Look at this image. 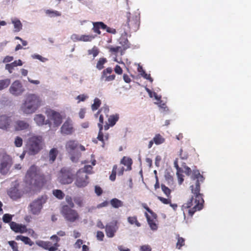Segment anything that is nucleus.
Here are the masks:
<instances>
[{
  "mask_svg": "<svg viewBox=\"0 0 251 251\" xmlns=\"http://www.w3.org/2000/svg\"><path fill=\"white\" fill-rule=\"evenodd\" d=\"M191 178L194 180H196V181L195 186L192 185L190 186L193 194L191 198L181 207L184 218L186 212L192 216L196 211L201 210L204 202L202 195L200 193V182H203V176L200 174L199 170H193Z\"/></svg>",
  "mask_w": 251,
  "mask_h": 251,
  "instance_id": "1",
  "label": "nucleus"
},
{
  "mask_svg": "<svg viewBox=\"0 0 251 251\" xmlns=\"http://www.w3.org/2000/svg\"><path fill=\"white\" fill-rule=\"evenodd\" d=\"M43 105L44 101L39 95L27 93L22 100L19 105V111L23 115H31L35 113Z\"/></svg>",
  "mask_w": 251,
  "mask_h": 251,
  "instance_id": "2",
  "label": "nucleus"
},
{
  "mask_svg": "<svg viewBox=\"0 0 251 251\" xmlns=\"http://www.w3.org/2000/svg\"><path fill=\"white\" fill-rule=\"evenodd\" d=\"M43 180V175L40 169L35 165H32L27 171L25 181L29 185L35 187L40 186Z\"/></svg>",
  "mask_w": 251,
  "mask_h": 251,
  "instance_id": "3",
  "label": "nucleus"
},
{
  "mask_svg": "<svg viewBox=\"0 0 251 251\" xmlns=\"http://www.w3.org/2000/svg\"><path fill=\"white\" fill-rule=\"evenodd\" d=\"M48 199V198L46 195H42L35 199L28 205L29 212L32 215H39Z\"/></svg>",
  "mask_w": 251,
  "mask_h": 251,
  "instance_id": "4",
  "label": "nucleus"
},
{
  "mask_svg": "<svg viewBox=\"0 0 251 251\" xmlns=\"http://www.w3.org/2000/svg\"><path fill=\"white\" fill-rule=\"evenodd\" d=\"M42 138L41 136H33L30 137L27 142V149L29 154L34 155L41 149Z\"/></svg>",
  "mask_w": 251,
  "mask_h": 251,
  "instance_id": "5",
  "label": "nucleus"
},
{
  "mask_svg": "<svg viewBox=\"0 0 251 251\" xmlns=\"http://www.w3.org/2000/svg\"><path fill=\"white\" fill-rule=\"evenodd\" d=\"M58 181L62 184H69L74 179V174L69 168H62L58 175Z\"/></svg>",
  "mask_w": 251,
  "mask_h": 251,
  "instance_id": "6",
  "label": "nucleus"
},
{
  "mask_svg": "<svg viewBox=\"0 0 251 251\" xmlns=\"http://www.w3.org/2000/svg\"><path fill=\"white\" fill-rule=\"evenodd\" d=\"M12 164V158L7 154H3L0 159V173L2 175L8 174Z\"/></svg>",
  "mask_w": 251,
  "mask_h": 251,
  "instance_id": "7",
  "label": "nucleus"
},
{
  "mask_svg": "<svg viewBox=\"0 0 251 251\" xmlns=\"http://www.w3.org/2000/svg\"><path fill=\"white\" fill-rule=\"evenodd\" d=\"M61 213L65 219L70 222H74L79 219V216L77 211L72 209L68 205L62 207Z\"/></svg>",
  "mask_w": 251,
  "mask_h": 251,
  "instance_id": "8",
  "label": "nucleus"
},
{
  "mask_svg": "<svg viewBox=\"0 0 251 251\" xmlns=\"http://www.w3.org/2000/svg\"><path fill=\"white\" fill-rule=\"evenodd\" d=\"M8 91L13 96L19 97L23 95L25 90L22 83L19 80H16L11 83Z\"/></svg>",
  "mask_w": 251,
  "mask_h": 251,
  "instance_id": "9",
  "label": "nucleus"
},
{
  "mask_svg": "<svg viewBox=\"0 0 251 251\" xmlns=\"http://www.w3.org/2000/svg\"><path fill=\"white\" fill-rule=\"evenodd\" d=\"M74 127V123L73 120L70 118H67L63 123L60 127V131L63 135H71L75 132Z\"/></svg>",
  "mask_w": 251,
  "mask_h": 251,
  "instance_id": "10",
  "label": "nucleus"
},
{
  "mask_svg": "<svg viewBox=\"0 0 251 251\" xmlns=\"http://www.w3.org/2000/svg\"><path fill=\"white\" fill-rule=\"evenodd\" d=\"M48 117L53 122L54 127H58L62 122V116L60 113L53 110H50L47 112Z\"/></svg>",
  "mask_w": 251,
  "mask_h": 251,
  "instance_id": "11",
  "label": "nucleus"
},
{
  "mask_svg": "<svg viewBox=\"0 0 251 251\" xmlns=\"http://www.w3.org/2000/svg\"><path fill=\"white\" fill-rule=\"evenodd\" d=\"M89 183L88 177L87 175L79 170L76 174V178L75 184L77 187L82 188L86 186Z\"/></svg>",
  "mask_w": 251,
  "mask_h": 251,
  "instance_id": "12",
  "label": "nucleus"
},
{
  "mask_svg": "<svg viewBox=\"0 0 251 251\" xmlns=\"http://www.w3.org/2000/svg\"><path fill=\"white\" fill-rule=\"evenodd\" d=\"M113 69L111 67H108L104 69L101 72L100 80L104 82H109L114 80L115 79L116 75L114 74H111Z\"/></svg>",
  "mask_w": 251,
  "mask_h": 251,
  "instance_id": "13",
  "label": "nucleus"
},
{
  "mask_svg": "<svg viewBox=\"0 0 251 251\" xmlns=\"http://www.w3.org/2000/svg\"><path fill=\"white\" fill-rule=\"evenodd\" d=\"M12 116L7 115H0V129L7 130L12 123Z\"/></svg>",
  "mask_w": 251,
  "mask_h": 251,
  "instance_id": "14",
  "label": "nucleus"
},
{
  "mask_svg": "<svg viewBox=\"0 0 251 251\" xmlns=\"http://www.w3.org/2000/svg\"><path fill=\"white\" fill-rule=\"evenodd\" d=\"M145 215L151 229L153 231H156L158 228V226L156 224V214L154 213L152 215H149L146 212Z\"/></svg>",
  "mask_w": 251,
  "mask_h": 251,
  "instance_id": "15",
  "label": "nucleus"
},
{
  "mask_svg": "<svg viewBox=\"0 0 251 251\" xmlns=\"http://www.w3.org/2000/svg\"><path fill=\"white\" fill-rule=\"evenodd\" d=\"M33 120L38 126L49 125L50 126L51 124L49 120H46V117L42 114H35L33 117Z\"/></svg>",
  "mask_w": 251,
  "mask_h": 251,
  "instance_id": "16",
  "label": "nucleus"
},
{
  "mask_svg": "<svg viewBox=\"0 0 251 251\" xmlns=\"http://www.w3.org/2000/svg\"><path fill=\"white\" fill-rule=\"evenodd\" d=\"M29 124L25 120H18L14 123V127L16 131L28 130Z\"/></svg>",
  "mask_w": 251,
  "mask_h": 251,
  "instance_id": "17",
  "label": "nucleus"
},
{
  "mask_svg": "<svg viewBox=\"0 0 251 251\" xmlns=\"http://www.w3.org/2000/svg\"><path fill=\"white\" fill-rule=\"evenodd\" d=\"M118 226L116 224L110 223L106 225L105 231L106 236L109 238H112L115 236L118 230Z\"/></svg>",
  "mask_w": 251,
  "mask_h": 251,
  "instance_id": "18",
  "label": "nucleus"
},
{
  "mask_svg": "<svg viewBox=\"0 0 251 251\" xmlns=\"http://www.w3.org/2000/svg\"><path fill=\"white\" fill-rule=\"evenodd\" d=\"M121 36L119 39V44L121 45L122 48L124 50H126L129 47V44L127 39V33L126 31H120Z\"/></svg>",
  "mask_w": 251,
  "mask_h": 251,
  "instance_id": "19",
  "label": "nucleus"
},
{
  "mask_svg": "<svg viewBox=\"0 0 251 251\" xmlns=\"http://www.w3.org/2000/svg\"><path fill=\"white\" fill-rule=\"evenodd\" d=\"M10 228L15 232L24 233L26 231V226L25 225L17 224L12 222L10 224Z\"/></svg>",
  "mask_w": 251,
  "mask_h": 251,
  "instance_id": "20",
  "label": "nucleus"
},
{
  "mask_svg": "<svg viewBox=\"0 0 251 251\" xmlns=\"http://www.w3.org/2000/svg\"><path fill=\"white\" fill-rule=\"evenodd\" d=\"M78 144L75 140H71L67 141L66 143L65 148L67 151L71 154H72L74 150L78 147Z\"/></svg>",
  "mask_w": 251,
  "mask_h": 251,
  "instance_id": "21",
  "label": "nucleus"
},
{
  "mask_svg": "<svg viewBox=\"0 0 251 251\" xmlns=\"http://www.w3.org/2000/svg\"><path fill=\"white\" fill-rule=\"evenodd\" d=\"M92 24L93 25L92 30L98 34H101L100 28L104 29L106 28V25L101 22H92Z\"/></svg>",
  "mask_w": 251,
  "mask_h": 251,
  "instance_id": "22",
  "label": "nucleus"
},
{
  "mask_svg": "<svg viewBox=\"0 0 251 251\" xmlns=\"http://www.w3.org/2000/svg\"><path fill=\"white\" fill-rule=\"evenodd\" d=\"M9 196L13 200H16L21 197V194L16 187H12L8 191Z\"/></svg>",
  "mask_w": 251,
  "mask_h": 251,
  "instance_id": "23",
  "label": "nucleus"
},
{
  "mask_svg": "<svg viewBox=\"0 0 251 251\" xmlns=\"http://www.w3.org/2000/svg\"><path fill=\"white\" fill-rule=\"evenodd\" d=\"M11 23L14 25V31L18 32L22 29L23 25L20 20L16 18L11 19Z\"/></svg>",
  "mask_w": 251,
  "mask_h": 251,
  "instance_id": "24",
  "label": "nucleus"
},
{
  "mask_svg": "<svg viewBox=\"0 0 251 251\" xmlns=\"http://www.w3.org/2000/svg\"><path fill=\"white\" fill-rule=\"evenodd\" d=\"M137 70L141 75L144 78L150 80L151 82L153 81V79L151 77L150 75L147 74L143 70L142 66L138 65Z\"/></svg>",
  "mask_w": 251,
  "mask_h": 251,
  "instance_id": "25",
  "label": "nucleus"
},
{
  "mask_svg": "<svg viewBox=\"0 0 251 251\" xmlns=\"http://www.w3.org/2000/svg\"><path fill=\"white\" fill-rule=\"evenodd\" d=\"M16 240H21L25 244L31 246L33 245V242L30 240V239L27 237L24 236L22 235H18L16 237Z\"/></svg>",
  "mask_w": 251,
  "mask_h": 251,
  "instance_id": "26",
  "label": "nucleus"
},
{
  "mask_svg": "<svg viewBox=\"0 0 251 251\" xmlns=\"http://www.w3.org/2000/svg\"><path fill=\"white\" fill-rule=\"evenodd\" d=\"M108 48L109 50V51L115 54L119 52H120V55H123L125 53V50H124V49L120 46H117L115 47L110 46Z\"/></svg>",
  "mask_w": 251,
  "mask_h": 251,
  "instance_id": "27",
  "label": "nucleus"
},
{
  "mask_svg": "<svg viewBox=\"0 0 251 251\" xmlns=\"http://www.w3.org/2000/svg\"><path fill=\"white\" fill-rule=\"evenodd\" d=\"M45 13L50 18L59 17L61 15L60 12L52 9H47L45 10Z\"/></svg>",
  "mask_w": 251,
  "mask_h": 251,
  "instance_id": "28",
  "label": "nucleus"
},
{
  "mask_svg": "<svg viewBox=\"0 0 251 251\" xmlns=\"http://www.w3.org/2000/svg\"><path fill=\"white\" fill-rule=\"evenodd\" d=\"M154 144L156 145H159L164 143L165 139L160 134H156L153 138Z\"/></svg>",
  "mask_w": 251,
  "mask_h": 251,
  "instance_id": "29",
  "label": "nucleus"
},
{
  "mask_svg": "<svg viewBox=\"0 0 251 251\" xmlns=\"http://www.w3.org/2000/svg\"><path fill=\"white\" fill-rule=\"evenodd\" d=\"M58 153V151L56 149L53 148L51 149L49 152V161L50 163H53L56 159V156Z\"/></svg>",
  "mask_w": 251,
  "mask_h": 251,
  "instance_id": "30",
  "label": "nucleus"
},
{
  "mask_svg": "<svg viewBox=\"0 0 251 251\" xmlns=\"http://www.w3.org/2000/svg\"><path fill=\"white\" fill-rule=\"evenodd\" d=\"M110 202L111 205L115 208H118L123 205V201L116 198L111 200Z\"/></svg>",
  "mask_w": 251,
  "mask_h": 251,
  "instance_id": "31",
  "label": "nucleus"
},
{
  "mask_svg": "<svg viewBox=\"0 0 251 251\" xmlns=\"http://www.w3.org/2000/svg\"><path fill=\"white\" fill-rule=\"evenodd\" d=\"M11 83V79L6 78L0 80V91L7 88Z\"/></svg>",
  "mask_w": 251,
  "mask_h": 251,
  "instance_id": "32",
  "label": "nucleus"
},
{
  "mask_svg": "<svg viewBox=\"0 0 251 251\" xmlns=\"http://www.w3.org/2000/svg\"><path fill=\"white\" fill-rule=\"evenodd\" d=\"M121 163L127 167L126 170H130L131 169L132 160L130 158L124 157Z\"/></svg>",
  "mask_w": 251,
  "mask_h": 251,
  "instance_id": "33",
  "label": "nucleus"
},
{
  "mask_svg": "<svg viewBox=\"0 0 251 251\" xmlns=\"http://www.w3.org/2000/svg\"><path fill=\"white\" fill-rule=\"evenodd\" d=\"M107 59L105 58H100L96 64V68L99 70H101L104 68V65L107 62Z\"/></svg>",
  "mask_w": 251,
  "mask_h": 251,
  "instance_id": "34",
  "label": "nucleus"
},
{
  "mask_svg": "<svg viewBox=\"0 0 251 251\" xmlns=\"http://www.w3.org/2000/svg\"><path fill=\"white\" fill-rule=\"evenodd\" d=\"M96 35L93 34H82L81 35V42H91L96 37Z\"/></svg>",
  "mask_w": 251,
  "mask_h": 251,
  "instance_id": "35",
  "label": "nucleus"
},
{
  "mask_svg": "<svg viewBox=\"0 0 251 251\" xmlns=\"http://www.w3.org/2000/svg\"><path fill=\"white\" fill-rule=\"evenodd\" d=\"M127 220L130 225H135L137 227L141 226V224L138 221L136 216H129L127 217Z\"/></svg>",
  "mask_w": 251,
  "mask_h": 251,
  "instance_id": "36",
  "label": "nucleus"
},
{
  "mask_svg": "<svg viewBox=\"0 0 251 251\" xmlns=\"http://www.w3.org/2000/svg\"><path fill=\"white\" fill-rule=\"evenodd\" d=\"M118 115L116 114L110 116L108 119L109 126H114L116 123L118 121Z\"/></svg>",
  "mask_w": 251,
  "mask_h": 251,
  "instance_id": "37",
  "label": "nucleus"
},
{
  "mask_svg": "<svg viewBox=\"0 0 251 251\" xmlns=\"http://www.w3.org/2000/svg\"><path fill=\"white\" fill-rule=\"evenodd\" d=\"M176 248L180 250L181 247L185 245V239L182 237H179L178 235L176 236Z\"/></svg>",
  "mask_w": 251,
  "mask_h": 251,
  "instance_id": "38",
  "label": "nucleus"
},
{
  "mask_svg": "<svg viewBox=\"0 0 251 251\" xmlns=\"http://www.w3.org/2000/svg\"><path fill=\"white\" fill-rule=\"evenodd\" d=\"M101 104V100L98 98L94 100V103L91 105V109L93 111L97 110Z\"/></svg>",
  "mask_w": 251,
  "mask_h": 251,
  "instance_id": "39",
  "label": "nucleus"
},
{
  "mask_svg": "<svg viewBox=\"0 0 251 251\" xmlns=\"http://www.w3.org/2000/svg\"><path fill=\"white\" fill-rule=\"evenodd\" d=\"M89 98V96L86 94H82L77 96L75 99L77 100V103H79L80 102H84Z\"/></svg>",
  "mask_w": 251,
  "mask_h": 251,
  "instance_id": "40",
  "label": "nucleus"
},
{
  "mask_svg": "<svg viewBox=\"0 0 251 251\" xmlns=\"http://www.w3.org/2000/svg\"><path fill=\"white\" fill-rule=\"evenodd\" d=\"M36 244L39 247H42L46 250H47L49 248V246L50 244H51L50 242H47L44 241H37L36 242Z\"/></svg>",
  "mask_w": 251,
  "mask_h": 251,
  "instance_id": "41",
  "label": "nucleus"
},
{
  "mask_svg": "<svg viewBox=\"0 0 251 251\" xmlns=\"http://www.w3.org/2000/svg\"><path fill=\"white\" fill-rule=\"evenodd\" d=\"M99 50L97 47L94 46L92 49L88 50V54L89 55H92L93 58H95L99 54Z\"/></svg>",
  "mask_w": 251,
  "mask_h": 251,
  "instance_id": "42",
  "label": "nucleus"
},
{
  "mask_svg": "<svg viewBox=\"0 0 251 251\" xmlns=\"http://www.w3.org/2000/svg\"><path fill=\"white\" fill-rule=\"evenodd\" d=\"M165 180L169 185L171 186L174 184V180L172 176L169 172H166L164 175Z\"/></svg>",
  "mask_w": 251,
  "mask_h": 251,
  "instance_id": "43",
  "label": "nucleus"
},
{
  "mask_svg": "<svg viewBox=\"0 0 251 251\" xmlns=\"http://www.w3.org/2000/svg\"><path fill=\"white\" fill-rule=\"evenodd\" d=\"M16 67H17L16 62H13L11 63L6 64L5 69L7 70L10 74H11L13 69Z\"/></svg>",
  "mask_w": 251,
  "mask_h": 251,
  "instance_id": "44",
  "label": "nucleus"
},
{
  "mask_svg": "<svg viewBox=\"0 0 251 251\" xmlns=\"http://www.w3.org/2000/svg\"><path fill=\"white\" fill-rule=\"evenodd\" d=\"M53 195L59 199H62L64 197V194L60 190H54L53 191Z\"/></svg>",
  "mask_w": 251,
  "mask_h": 251,
  "instance_id": "45",
  "label": "nucleus"
},
{
  "mask_svg": "<svg viewBox=\"0 0 251 251\" xmlns=\"http://www.w3.org/2000/svg\"><path fill=\"white\" fill-rule=\"evenodd\" d=\"M31 57L33 59H38L42 62H46V61H48V58L43 57L42 56L38 54H33L31 55Z\"/></svg>",
  "mask_w": 251,
  "mask_h": 251,
  "instance_id": "46",
  "label": "nucleus"
},
{
  "mask_svg": "<svg viewBox=\"0 0 251 251\" xmlns=\"http://www.w3.org/2000/svg\"><path fill=\"white\" fill-rule=\"evenodd\" d=\"M81 35L74 33L71 37V39L74 42L81 41Z\"/></svg>",
  "mask_w": 251,
  "mask_h": 251,
  "instance_id": "47",
  "label": "nucleus"
},
{
  "mask_svg": "<svg viewBox=\"0 0 251 251\" xmlns=\"http://www.w3.org/2000/svg\"><path fill=\"white\" fill-rule=\"evenodd\" d=\"M14 144L17 147H20L23 145V139L21 137L17 136L15 138Z\"/></svg>",
  "mask_w": 251,
  "mask_h": 251,
  "instance_id": "48",
  "label": "nucleus"
},
{
  "mask_svg": "<svg viewBox=\"0 0 251 251\" xmlns=\"http://www.w3.org/2000/svg\"><path fill=\"white\" fill-rule=\"evenodd\" d=\"M117 168V166L116 165H114L113 167L112 173L109 177V178L111 181H114L116 179Z\"/></svg>",
  "mask_w": 251,
  "mask_h": 251,
  "instance_id": "49",
  "label": "nucleus"
},
{
  "mask_svg": "<svg viewBox=\"0 0 251 251\" xmlns=\"http://www.w3.org/2000/svg\"><path fill=\"white\" fill-rule=\"evenodd\" d=\"M93 167L91 165H85L83 169H80L82 172H84V173H91V171L92 170Z\"/></svg>",
  "mask_w": 251,
  "mask_h": 251,
  "instance_id": "50",
  "label": "nucleus"
},
{
  "mask_svg": "<svg viewBox=\"0 0 251 251\" xmlns=\"http://www.w3.org/2000/svg\"><path fill=\"white\" fill-rule=\"evenodd\" d=\"M9 246L11 247L13 251H18V247L17 243L14 241H8Z\"/></svg>",
  "mask_w": 251,
  "mask_h": 251,
  "instance_id": "51",
  "label": "nucleus"
},
{
  "mask_svg": "<svg viewBox=\"0 0 251 251\" xmlns=\"http://www.w3.org/2000/svg\"><path fill=\"white\" fill-rule=\"evenodd\" d=\"M161 189L167 197H169L170 195V189L166 187L164 184H161Z\"/></svg>",
  "mask_w": 251,
  "mask_h": 251,
  "instance_id": "52",
  "label": "nucleus"
},
{
  "mask_svg": "<svg viewBox=\"0 0 251 251\" xmlns=\"http://www.w3.org/2000/svg\"><path fill=\"white\" fill-rule=\"evenodd\" d=\"M12 218V216L11 215L9 214H5L3 216L2 220L4 223H8L11 221Z\"/></svg>",
  "mask_w": 251,
  "mask_h": 251,
  "instance_id": "53",
  "label": "nucleus"
},
{
  "mask_svg": "<svg viewBox=\"0 0 251 251\" xmlns=\"http://www.w3.org/2000/svg\"><path fill=\"white\" fill-rule=\"evenodd\" d=\"M74 201L80 207L82 206L83 205V200L80 197H75L74 198Z\"/></svg>",
  "mask_w": 251,
  "mask_h": 251,
  "instance_id": "54",
  "label": "nucleus"
},
{
  "mask_svg": "<svg viewBox=\"0 0 251 251\" xmlns=\"http://www.w3.org/2000/svg\"><path fill=\"white\" fill-rule=\"evenodd\" d=\"M66 202L68 203V204L69 205L70 207H74V204L72 201V199L71 197L69 196H67L65 198Z\"/></svg>",
  "mask_w": 251,
  "mask_h": 251,
  "instance_id": "55",
  "label": "nucleus"
},
{
  "mask_svg": "<svg viewBox=\"0 0 251 251\" xmlns=\"http://www.w3.org/2000/svg\"><path fill=\"white\" fill-rule=\"evenodd\" d=\"M95 192L97 196H99L102 193V190L100 186L96 185L95 187Z\"/></svg>",
  "mask_w": 251,
  "mask_h": 251,
  "instance_id": "56",
  "label": "nucleus"
},
{
  "mask_svg": "<svg viewBox=\"0 0 251 251\" xmlns=\"http://www.w3.org/2000/svg\"><path fill=\"white\" fill-rule=\"evenodd\" d=\"M150 98H152L153 96L154 97L155 99L157 100H160L161 98V96H158L156 94L155 92H152L151 91L150 93H148Z\"/></svg>",
  "mask_w": 251,
  "mask_h": 251,
  "instance_id": "57",
  "label": "nucleus"
},
{
  "mask_svg": "<svg viewBox=\"0 0 251 251\" xmlns=\"http://www.w3.org/2000/svg\"><path fill=\"white\" fill-rule=\"evenodd\" d=\"M140 251H151V248L148 245H145L142 246L140 249Z\"/></svg>",
  "mask_w": 251,
  "mask_h": 251,
  "instance_id": "58",
  "label": "nucleus"
},
{
  "mask_svg": "<svg viewBox=\"0 0 251 251\" xmlns=\"http://www.w3.org/2000/svg\"><path fill=\"white\" fill-rule=\"evenodd\" d=\"M104 234L102 231H98L97 232V238L100 241H102L104 238Z\"/></svg>",
  "mask_w": 251,
  "mask_h": 251,
  "instance_id": "59",
  "label": "nucleus"
},
{
  "mask_svg": "<svg viewBox=\"0 0 251 251\" xmlns=\"http://www.w3.org/2000/svg\"><path fill=\"white\" fill-rule=\"evenodd\" d=\"M157 198L164 204H167L170 203L171 200L169 199H165L159 196L157 197Z\"/></svg>",
  "mask_w": 251,
  "mask_h": 251,
  "instance_id": "60",
  "label": "nucleus"
},
{
  "mask_svg": "<svg viewBox=\"0 0 251 251\" xmlns=\"http://www.w3.org/2000/svg\"><path fill=\"white\" fill-rule=\"evenodd\" d=\"M115 72L118 75H121L123 73V70L121 67L117 65L114 68Z\"/></svg>",
  "mask_w": 251,
  "mask_h": 251,
  "instance_id": "61",
  "label": "nucleus"
},
{
  "mask_svg": "<svg viewBox=\"0 0 251 251\" xmlns=\"http://www.w3.org/2000/svg\"><path fill=\"white\" fill-rule=\"evenodd\" d=\"M86 113V109L85 108H81L79 112L78 115L80 119H83L85 117V114Z\"/></svg>",
  "mask_w": 251,
  "mask_h": 251,
  "instance_id": "62",
  "label": "nucleus"
},
{
  "mask_svg": "<svg viewBox=\"0 0 251 251\" xmlns=\"http://www.w3.org/2000/svg\"><path fill=\"white\" fill-rule=\"evenodd\" d=\"M181 172H182V171ZM191 172V169L189 167H188V166L184 167V171H183V172H184L187 176H190Z\"/></svg>",
  "mask_w": 251,
  "mask_h": 251,
  "instance_id": "63",
  "label": "nucleus"
},
{
  "mask_svg": "<svg viewBox=\"0 0 251 251\" xmlns=\"http://www.w3.org/2000/svg\"><path fill=\"white\" fill-rule=\"evenodd\" d=\"M104 29H105L107 32L111 34H115L117 33V31L115 28L108 27L107 25L106 28H105Z\"/></svg>",
  "mask_w": 251,
  "mask_h": 251,
  "instance_id": "64",
  "label": "nucleus"
}]
</instances>
